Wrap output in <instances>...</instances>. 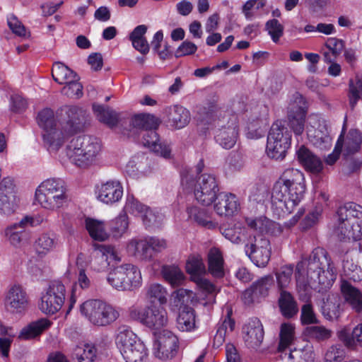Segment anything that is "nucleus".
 Instances as JSON below:
<instances>
[{
    "label": "nucleus",
    "mask_w": 362,
    "mask_h": 362,
    "mask_svg": "<svg viewBox=\"0 0 362 362\" xmlns=\"http://www.w3.org/2000/svg\"><path fill=\"white\" fill-rule=\"evenodd\" d=\"M245 252L258 267H265L271 257L270 243L262 235H250L245 246Z\"/></svg>",
    "instance_id": "nucleus-9"
},
{
    "label": "nucleus",
    "mask_w": 362,
    "mask_h": 362,
    "mask_svg": "<svg viewBox=\"0 0 362 362\" xmlns=\"http://www.w3.org/2000/svg\"><path fill=\"white\" fill-rule=\"evenodd\" d=\"M279 306L282 315L287 318L293 317L298 312V305L295 298L290 292L286 290L280 291Z\"/></svg>",
    "instance_id": "nucleus-40"
},
{
    "label": "nucleus",
    "mask_w": 362,
    "mask_h": 362,
    "mask_svg": "<svg viewBox=\"0 0 362 362\" xmlns=\"http://www.w3.org/2000/svg\"><path fill=\"white\" fill-rule=\"evenodd\" d=\"M37 120L39 126L46 132L43 134L44 140L50 145H55L57 136H59V134L55 129L54 112L49 108L44 109L39 112Z\"/></svg>",
    "instance_id": "nucleus-24"
},
{
    "label": "nucleus",
    "mask_w": 362,
    "mask_h": 362,
    "mask_svg": "<svg viewBox=\"0 0 362 362\" xmlns=\"http://www.w3.org/2000/svg\"><path fill=\"white\" fill-rule=\"evenodd\" d=\"M33 222L32 217L25 216L20 222L7 227L5 235L9 243L15 247H20L27 242L30 239V233L27 228L33 225Z\"/></svg>",
    "instance_id": "nucleus-19"
},
{
    "label": "nucleus",
    "mask_w": 362,
    "mask_h": 362,
    "mask_svg": "<svg viewBox=\"0 0 362 362\" xmlns=\"http://www.w3.org/2000/svg\"><path fill=\"white\" fill-rule=\"evenodd\" d=\"M341 298L338 293H329L322 305L323 316L329 320H337L341 313Z\"/></svg>",
    "instance_id": "nucleus-32"
},
{
    "label": "nucleus",
    "mask_w": 362,
    "mask_h": 362,
    "mask_svg": "<svg viewBox=\"0 0 362 362\" xmlns=\"http://www.w3.org/2000/svg\"><path fill=\"white\" fill-rule=\"evenodd\" d=\"M52 325L51 321L47 318H41L31 322L28 327L23 328L19 334L22 339H29L41 334Z\"/></svg>",
    "instance_id": "nucleus-41"
},
{
    "label": "nucleus",
    "mask_w": 362,
    "mask_h": 362,
    "mask_svg": "<svg viewBox=\"0 0 362 362\" xmlns=\"http://www.w3.org/2000/svg\"><path fill=\"white\" fill-rule=\"evenodd\" d=\"M141 322L149 328L158 329L168 323L166 310L162 305L148 307L141 317Z\"/></svg>",
    "instance_id": "nucleus-21"
},
{
    "label": "nucleus",
    "mask_w": 362,
    "mask_h": 362,
    "mask_svg": "<svg viewBox=\"0 0 362 362\" xmlns=\"http://www.w3.org/2000/svg\"><path fill=\"white\" fill-rule=\"evenodd\" d=\"M186 271L192 275L193 280L197 285L207 293L216 294L218 290L216 287L207 279L202 278L201 274L205 272V267L200 256H191L186 262Z\"/></svg>",
    "instance_id": "nucleus-14"
},
{
    "label": "nucleus",
    "mask_w": 362,
    "mask_h": 362,
    "mask_svg": "<svg viewBox=\"0 0 362 362\" xmlns=\"http://www.w3.org/2000/svg\"><path fill=\"white\" fill-rule=\"evenodd\" d=\"M29 297L25 289L18 284L8 286L4 298L5 308L13 314L24 312L28 307Z\"/></svg>",
    "instance_id": "nucleus-13"
},
{
    "label": "nucleus",
    "mask_w": 362,
    "mask_h": 362,
    "mask_svg": "<svg viewBox=\"0 0 362 362\" xmlns=\"http://www.w3.org/2000/svg\"><path fill=\"white\" fill-rule=\"evenodd\" d=\"M307 335L317 341H325L332 336V331L323 326H310L305 329Z\"/></svg>",
    "instance_id": "nucleus-57"
},
{
    "label": "nucleus",
    "mask_w": 362,
    "mask_h": 362,
    "mask_svg": "<svg viewBox=\"0 0 362 362\" xmlns=\"http://www.w3.org/2000/svg\"><path fill=\"white\" fill-rule=\"evenodd\" d=\"M141 218L146 227L158 226L162 221V215L153 211L148 206Z\"/></svg>",
    "instance_id": "nucleus-64"
},
{
    "label": "nucleus",
    "mask_w": 362,
    "mask_h": 362,
    "mask_svg": "<svg viewBox=\"0 0 362 362\" xmlns=\"http://www.w3.org/2000/svg\"><path fill=\"white\" fill-rule=\"evenodd\" d=\"M243 339L246 346L250 349H257L264 339V329L260 320L257 318L250 319L243 327Z\"/></svg>",
    "instance_id": "nucleus-20"
},
{
    "label": "nucleus",
    "mask_w": 362,
    "mask_h": 362,
    "mask_svg": "<svg viewBox=\"0 0 362 362\" xmlns=\"http://www.w3.org/2000/svg\"><path fill=\"white\" fill-rule=\"evenodd\" d=\"M147 206L143 204L134 197H128L124 209L126 211L135 216H142V214L146 210Z\"/></svg>",
    "instance_id": "nucleus-62"
},
{
    "label": "nucleus",
    "mask_w": 362,
    "mask_h": 362,
    "mask_svg": "<svg viewBox=\"0 0 362 362\" xmlns=\"http://www.w3.org/2000/svg\"><path fill=\"white\" fill-rule=\"evenodd\" d=\"M345 226H337L335 231L341 239H352L354 240L362 239V218Z\"/></svg>",
    "instance_id": "nucleus-44"
},
{
    "label": "nucleus",
    "mask_w": 362,
    "mask_h": 362,
    "mask_svg": "<svg viewBox=\"0 0 362 362\" xmlns=\"http://www.w3.org/2000/svg\"><path fill=\"white\" fill-rule=\"evenodd\" d=\"M223 258L221 251L216 248H211L208 253V269L211 275L216 278L224 276Z\"/></svg>",
    "instance_id": "nucleus-39"
},
{
    "label": "nucleus",
    "mask_w": 362,
    "mask_h": 362,
    "mask_svg": "<svg viewBox=\"0 0 362 362\" xmlns=\"http://www.w3.org/2000/svg\"><path fill=\"white\" fill-rule=\"evenodd\" d=\"M56 241L49 234H42L35 242V248L39 253H46L54 248Z\"/></svg>",
    "instance_id": "nucleus-60"
},
{
    "label": "nucleus",
    "mask_w": 362,
    "mask_h": 362,
    "mask_svg": "<svg viewBox=\"0 0 362 362\" xmlns=\"http://www.w3.org/2000/svg\"><path fill=\"white\" fill-rule=\"evenodd\" d=\"M93 110L97 119L110 128H113L120 122L119 114L107 106L93 105Z\"/></svg>",
    "instance_id": "nucleus-37"
},
{
    "label": "nucleus",
    "mask_w": 362,
    "mask_h": 362,
    "mask_svg": "<svg viewBox=\"0 0 362 362\" xmlns=\"http://www.w3.org/2000/svg\"><path fill=\"white\" fill-rule=\"evenodd\" d=\"M35 197L42 207L49 210L63 207L69 200L64 181L55 178L42 182L36 189Z\"/></svg>",
    "instance_id": "nucleus-3"
},
{
    "label": "nucleus",
    "mask_w": 362,
    "mask_h": 362,
    "mask_svg": "<svg viewBox=\"0 0 362 362\" xmlns=\"http://www.w3.org/2000/svg\"><path fill=\"white\" fill-rule=\"evenodd\" d=\"M344 49L343 40L336 37H329L321 48L320 52L323 56L324 62L331 63L336 61Z\"/></svg>",
    "instance_id": "nucleus-36"
},
{
    "label": "nucleus",
    "mask_w": 362,
    "mask_h": 362,
    "mask_svg": "<svg viewBox=\"0 0 362 362\" xmlns=\"http://www.w3.org/2000/svg\"><path fill=\"white\" fill-rule=\"evenodd\" d=\"M293 274V267L291 264L281 267L276 273L279 291L285 290V288L288 286L291 283Z\"/></svg>",
    "instance_id": "nucleus-54"
},
{
    "label": "nucleus",
    "mask_w": 362,
    "mask_h": 362,
    "mask_svg": "<svg viewBox=\"0 0 362 362\" xmlns=\"http://www.w3.org/2000/svg\"><path fill=\"white\" fill-rule=\"evenodd\" d=\"M101 151L99 140L83 135L73 138L66 147V156L70 162L80 168L92 165Z\"/></svg>",
    "instance_id": "nucleus-2"
},
{
    "label": "nucleus",
    "mask_w": 362,
    "mask_h": 362,
    "mask_svg": "<svg viewBox=\"0 0 362 362\" xmlns=\"http://www.w3.org/2000/svg\"><path fill=\"white\" fill-rule=\"evenodd\" d=\"M165 114L169 125L175 129L185 127L190 121L189 110L181 105H176L166 107Z\"/></svg>",
    "instance_id": "nucleus-27"
},
{
    "label": "nucleus",
    "mask_w": 362,
    "mask_h": 362,
    "mask_svg": "<svg viewBox=\"0 0 362 362\" xmlns=\"http://www.w3.org/2000/svg\"><path fill=\"white\" fill-rule=\"evenodd\" d=\"M162 274L173 286H178L182 284L185 281V276L181 269L175 265H166L162 268Z\"/></svg>",
    "instance_id": "nucleus-49"
},
{
    "label": "nucleus",
    "mask_w": 362,
    "mask_h": 362,
    "mask_svg": "<svg viewBox=\"0 0 362 362\" xmlns=\"http://www.w3.org/2000/svg\"><path fill=\"white\" fill-rule=\"evenodd\" d=\"M218 191L216 178L210 174H203L197 181L194 193L198 202L209 206L216 200Z\"/></svg>",
    "instance_id": "nucleus-12"
},
{
    "label": "nucleus",
    "mask_w": 362,
    "mask_h": 362,
    "mask_svg": "<svg viewBox=\"0 0 362 362\" xmlns=\"http://www.w3.org/2000/svg\"><path fill=\"white\" fill-rule=\"evenodd\" d=\"M307 134L310 141L317 147L326 148L330 143L325 121L317 115H312L308 118Z\"/></svg>",
    "instance_id": "nucleus-16"
},
{
    "label": "nucleus",
    "mask_w": 362,
    "mask_h": 362,
    "mask_svg": "<svg viewBox=\"0 0 362 362\" xmlns=\"http://www.w3.org/2000/svg\"><path fill=\"white\" fill-rule=\"evenodd\" d=\"M296 156L298 161L307 170L318 173L322 170L323 165L321 160L305 146L299 147L296 151Z\"/></svg>",
    "instance_id": "nucleus-33"
},
{
    "label": "nucleus",
    "mask_w": 362,
    "mask_h": 362,
    "mask_svg": "<svg viewBox=\"0 0 362 362\" xmlns=\"http://www.w3.org/2000/svg\"><path fill=\"white\" fill-rule=\"evenodd\" d=\"M64 112L63 129L69 134L83 131L86 123V112L77 106H67L62 109Z\"/></svg>",
    "instance_id": "nucleus-15"
},
{
    "label": "nucleus",
    "mask_w": 362,
    "mask_h": 362,
    "mask_svg": "<svg viewBox=\"0 0 362 362\" xmlns=\"http://www.w3.org/2000/svg\"><path fill=\"white\" fill-rule=\"evenodd\" d=\"M291 134L282 121L273 123L267 136L266 151L268 156L277 160L284 159L291 146Z\"/></svg>",
    "instance_id": "nucleus-7"
},
{
    "label": "nucleus",
    "mask_w": 362,
    "mask_h": 362,
    "mask_svg": "<svg viewBox=\"0 0 362 362\" xmlns=\"http://www.w3.org/2000/svg\"><path fill=\"white\" fill-rule=\"evenodd\" d=\"M246 222L249 227L258 230L261 233L274 234L275 229H277L279 233L281 232L279 224L270 221L266 217H260L255 219L247 218Z\"/></svg>",
    "instance_id": "nucleus-46"
},
{
    "label": "nucleus",
    "mask_w": 362,
    "mask_h": 362,
    "mask_svg": "<svg viewBox=\"0 0 362 362\" xmlns=\"http://www.w3.org/2000/svg\"><path fill=\"white\" fill-rule=\"evenodd\" d=\"M129 254L142 259H148L152 257L148 243L146 239H132L127 245Z\"/></svg>",
    "instance_id": "nucleus-42"
},
{
    "label": "nucleus",
    "mask_w": 362,
    "mask_h": 362,
    "mask_svg": "<svg viewBox=\"0 0 362 362\" xmlns=\"http://www.w3.org/2000/svg\"><path fill=\"white\" fill-rule=\"evenodd\" d=\"M305 189L303 173L297 169H286L274 185L272 204L284 214H290L303 199Z\"/></svg>",
    "instance_id": "nucleus-1"
},
{
    "label": "nucleus",
    "mask_w": 362,
    "mask_h": 362,
    "mask_svg": "<svg viewBox=\"0 0 362 362\" xmlns=\"http://www.w3.org/2000/svg\"><path fill=\"white\" fill-rule=\"evenodd\" d=\"M218 129L215 139L226 149L232 148L238 137V122L236 115H226L218 122Z\"/></svg>",
    "instance_id": "nucleus-11"
},
{
    "label": "nucleus",
    "mask_w": 362,
    "mask_h": 362,
    "mask_svg": "<svg viewBox=\"0 0 362 362\" xmlns=\"http://www.w3.org/2000/svg\"><path fill=\"white\" fill-rule=\"evenodd\" d=\"M274 285V279L268 275L261 278L254 283L252 286L255 290V295L258 297H265L268 295L269 290Z\"/></svg>",
    "instance_id": "nucleus-56"
},
{
    "label": "nucleus",
    "mask_w": 362,
    "mask_h": 362,
    "mask_svg": "<svg viewBox=\"0 0 362 362\" xmlns=\"http://www.w3.org/2000/svg\"><path fill=\"white\" fill-rule=\"evenodd\" d=\"M340 290L345 300L351 305L352 309L362 315V293L357 288L344 279L341 280Z\"/></svg>",
    "instance_id": "nucleus-28"
},
{
    "label": "nucleus",
    "mask_w": 362,
    "mask_h": 362,
    "mask_svg": "<svg viewBox=\"0 0 362 362\" xmlns=\"http://www.w3.org/2000/svg\"><path fill=\"white\" fill-rule=\"evenodd\" d=\"M123 195V187L118 180H109L98 188V199L107 204L119 202Z\"/></svg>",
    "instance_id": "nucleus-23"
},
{
    "label": "nucleus",
    "mask_w": 362,
    "mask_h": 362,
    "mask_svg": "<svg viewBox=\"0 0 362 362\" xmlns=\"http://www.w3.org/2000/svg\"><path fill=\"white\" fill-rule=\"evenodd\" d=\"M81 314L92 325L106 327L119 317V311L111 304L98 299L86 300L80 305Z\"/></svg>",
    "instance_id": "nucleus-4"
},
{
    "label": "nucleus",
    "mask_w": 362,
    "mask_h": 362,
    "mask_svg": "<svg viewBox=\"0 0 362 362\" xmlns=\"http://www.w3.org/2000/svg\"><path fill=\"white\" fill-rule=\"evenodd\" d=\"M265 27L274 42H277L284 34V26L276 19L268 21Z\"/></svg>",
    "instance_id": "nucleus-63"
},
{
    "label": "nucleus",
    "mask_w": 362,
    "mask_h": 362,
    "mask_svg": "<svg viewBox=\"0 0 362 362\" xmlns=\"http://www.w3.org/2000/svg\"><path fill=\"white\" fill-rule=\"evenodd\" d=\"M189 218L196 222L198 225L207 228H214L216 223L210 220L205 209H201L197 206H190L187 209Z\"/></svg>",
    "instance_id": "nucleus-47"
},
{
    "label": "nucleus",
    "mask_w": 362,
    "mask_h": 362,
    "mask_svg": "<svg viewBox=\"0 0 362 362\" xmlns=\"http://www.w3.org/2000/svg\"><path fill=\"white\" fill-rule=\"evenodd\" d=\"M129 122L128 131L133 132L134 134L138 133L139 131L144 133L148 129H157L160 124L155 116L149 114L136 115L132 117Z\"/></svg>",
    "instance_id": "nucleus-34"
},
{
    "label": "nucleus",
    "mask_w": 362,
    "mask_h": 362,
    "mask_svg": "<svg viewBox=\"0 0 362 362\" xmlns=\"http://www.w3.org/2000/svg\"><path fill=\"white\" fill-rule=\"evenodd\" d=\"M155 355L157 358L167 361L175 357L178 350V339L172 332L165 331L154 344Z\"/></svg>",
    "instance_id": "nucleus-18"
},
{
    "label": "nucleus",
    "mask_w": 362,
    "mask_h": 362,
    "mask_svg": "<svg viewBox=\"0 0 362 362\" xmlns=\"http://www.w3.org/2000/svg\"><path fill=\"white\" fill-rule=\"evenodd\" d=\"M96 255L93 263V269L97 272L103 271L108 265L107 259L110 257L116 261L120 262L121 258L115 248L109 245H96Z\"/></svg>",
    "instance_id": "nucleus-30"
},
{
    "label": "nucleus",
    "mask_w": 362,
    "mask_h": 362,
    "mask_svg": "<svg viewBox=\"0 0 362 362\" xmlns=\"http://www.w3.org/2000/svg\"><path fill=\"white\" fill-rule=\"evenodd\" d=\"M346 351L341 344H334L327 350L325 362H341L345 357Z\"/></svg>",
    "instance_id": "nucleus-59"
},
{
    "label": "nucleus",
    "mask_w": 362,
    "mask_h": 362,
    "mask_svg": "<svg viewBox=\"0 0 362 362\" xmlns=\"http://www.w3.org/2000/svg\"><path fill=\"white\" fill-rule=\"evenodd\" d=\"M78 80L79 78L77 76L76 80L65 83L62 89V93L71 98H80L83 95V86Z\"/></svg>",
    "instance_id": "nucleus-58"
},
{
    "label": "nucleus",
    "mask_w": 362,
    "mask_h": 362,
    "mask_svg": "<svg viewBox=\"0 0 362 362\" xmlns=\"http://www.w3.org/2000/svg\"><path fill=\"white\" fill-rule=\"evenodd\" d=\"M65 296L64 285L59 281H52L46 291L42 294L38 308L46 315H54L61 310Z\"/></svg>",
    "instance_id": "nucleus-8"
},
{
    "label": "nucleus",
    "mask_w": 362,
    "mask_h": 362,
    "mask_svg": "<svg viewBox=\"0 0 362 362\" xmlns=\"http://www.w3.org/2000/svg\"><path fill=\"white\" fill-rule=\"evenodd\" d=\"M342 152L345 157H348L358 152L362 144V132L357 129H351L346 138L344 134L342 136Z\"/></svg>",
    "instance_id": "nucleus-35"
},
{
    "label": "nucleus",
    "mask_w": 362,
    "mask_h": 362,
    "mask_svg": "<svg viewBox=\"0 0 362 362\" xmlns=\"http://www.w3.org/2000/svg\"><path fill=\"white\" fill-rule=\"evenodd\" d=\"M307 265V274L313 273L318 269H325L332 265L331 259L328 257L327 251L322 247L315 248L308 258L298 262L296 268V277L298 281V275H300L304 266Z\"/></svg>",
    "instance_id": "nucleus-17"
},
{
    "label": "nucleus",
    "mask_w": 362,
    "mask_h": 362,
    "mask_svg": "<svg viewBox=\"0 0 362 362\" xmlns=\"http://www.w3.org/2000/svg\"><path fill=\"white\" fill-rule=\"evenodd\" d=\"M346 122H347V117L346 116L344 118V124H343L341 134L337 141L334 151L332 153H330L329 155H328V156L327 157V158L325 160L326 163H327L328 165L334 164L337 161V160L339 158V154L342 151V148H343L342 136H343V134H345L346 130Z\"/></svg>",
    "instance_id": "nucleus-61"
},
{
    "label": "nucleus",
    "mask_w": 362,
    "mask_h": 362,
    "mask_svg": "<svg viewBox=\"0 0 362 362\" xmlns=\"http://www.w3.org/2000/svg\"><path fill=\"white\" fill-rule=\"evenodd\" d=\"M308 105L304 97L296 92L291 98L287 112L288 125L296 135H301L305 129Z\"/></svg>",
    "instance_id": "nucleus-10"
},
{
    "label": "nucleus",
    "mask_w": 362,
    "mask_h": 362,
    "mask_svg": "<svg viewBox=\"0 0 362 362\" xmlns=\"http://www.w3.org/2000/svg\"><path fill=\"white\" fill-rule=\"evenodd\" d=\"M168 292L165 288L159 284L150 285L146 291V297L151 302H159L160 305L167 303Z\"/></svg>",
    "instance_id": "nucleus-52"
},
{
    "label": "nucleus",
    "mask_w": 362,
    "mask_h": 362,
    "mask_svg": "<svg viewBox=\"0 0 362 362\" xmlns=\"http://www.w3.org/2000/svg\"><path fill=\"white\" fill-rule=\"evenodd\" d=\"M279 338L278 350L283 351L291 345L293 340L294 327L291 324L283 323L281 325Z\"/></svg>",
    "instance_id": "nucleus-53"
},
{
    "label": "nucleus",
    "mask_w": 362,
    "mask_h": 362,
    "mask_svg": "<svg viewBox=\"0 0 362 362\" xmlns=\"http://www.w3.org/2000/svg\"><path fill=\"white\" fill-rule=\"evenodd\" d=\"M216 200L214 210L220 216H233L238 210L239 203L233 194L219 193Z\"/></svg>",
    "instance_id": "nucleus-26"
},
{
    "label": "nucleus",
    "mask_w": 362,
    "mask_h": 362,
    "mask_svg": "<svg viewBox=\"0 0 362 362\" xmlns=\"http://www.w3.org/2000/svg\"><path fill=\"white\" fill-rule=\"evenodd\" d=\"M308 281L311 286L315 284L322 286V288L331 286L336 279V270L331 265L325 269H318L313 273H308Z\"/></svg>",
    "instance_id": "nucleus-31"
},
{
    "label": "nucleus",
    "mask_w": 362,
    "mask_h": 362,
    "mask_svg": "<svg viewBox=\"0 0 362 362\" xmlns=\"http://www.w3.org/2000/svg\"><path fill=\"white\" fill-rule=\"evenodd\" d=\"M177 327L182 332H189L195 327V313L192 308L184 306L178 310Z\"/></svg>",
    "instance_id": "nucleus-43"
},
{
    "label": "nucleus",
    "mask_w": 362,
    "mask_h": 362,
    "mask_svg": "<svg viewBox=\"0 0 362 362\" xmlns=\"http://www.w3.org/2000/svg\"><path fill=\"white\" fill-rule=\"evenodd\" d=\"M156 129H148L143 133V144L160 156L168 158L170 156L171 148L165 144L159 143V137Z\"/></svg>",
    "instance_id": "nucleus-29"
},
{
    "label": "nucleus",
    "mask_w": 362,
    "mask_h": 362,
    "mask_svg": "<svg viewBox=\"0 0 362 362\" xmlns=\"http://www.w3.org/2000/svg\"><path fill=\"white\" fill-rule=\"evenodd\" d=\"M53 79L59 84L77 79L76 74L61 62H55L52 69Z\"/></svg>",
    "instance_id": "nucleus-45"
},
{
    "label": "nucleus",
    "mask_w": 362,
    "mask_h": 362,
    "mask_svg": "<svg viewBox=\"0 0 362 362\" xmlns=\"http://www.w3.org/2000/svg\"><path fill=\"white\" fill-rule=\"evenodd\" d=\"M85 222L86 228L92 238L100 241L105 240L107 238V235L103 221L87 218Z\"/></svg>",
    "instance_id": "nucleus-48"
},
{
    "label": "nucleus",
    "mask_w": 362,
    "mask_h": 362,
    "mask_svg": "<svg viewBox=\"0 0 362 362\" xmlns=\"http://www.w3.org/2000/svg\"><path fill=\"white\" fill-rule=\"evenodd\" d=\"M129 227V218L126 213H120L110 223V231L115 238H120Z\"/></svg>",
    "instance_id": "nucleus-51"
},
{
    "label": "nucleus",
    "mask_w": 362,
    "mask_h": 362,
    "mask_svg": "<svg viewBox=\"0 0 362 362\" xmlns=\"http://www.w3.org/2000/svg\"><path fill=\"white\" fill-rule=\"evenodd\" d=\"M17 207L16 194L0 192V211L4 214H12Z\"/></svg>",
    "instance_id": "nucleus-55"
},
{
    "label": "nucleus",
    "mask_w": 362,
    "mask_h": 362,
    "mask_svg": "<svg viewBox=\"0 0 362 362\" xmlns=\"http://www.w3.org/2000/svg\"><path fill=\"white\" fill-rule=\"evenodd\" d=\"M107 280L112 288L117 291H132L141 286V274L135 265L122 264L111 270Z\"/></svg>",
    "instance_id": "nucleus-6"
},
{
    "label": "nucleus",
    "mask_w": 362,
    "mask_h": 362,
    "mask_svg": "<svg viewBox=\"0 0 362 362\" xmlns=\"http://www.w3.org/2000/svg\"><path fill=\"white\" fill-rule=\"evenodd\" d=\"M338 218L337 226H346L362 218V206L354 202H347L339 206L337 211Z\"/></svg>",
    "instance_id": "nucleus-25"
},
{
    "label": "nucleus",
    "mask_w": 362,
    "mask_h": 362,
    "mask_svg": "<svg viewBox=\"0 0 362 362\" xmlns=\"http://www.w3.org/2000/svg\"><path fill=\"white\" fill-rule=\"evenodd\" d=\"M192 292L185 288H179L172 293L170 299V305L172 309L180 310L184 306H187V303L189 301Z\"/></svg>",
    "instance_id": "nucleus-50"
},
{
    "label": "nucleus",
    "mask_w": 362,
    "mask_h": 362,
    "mask_svg": "<svg viewBox=\"0 0 362 362\" xmlns=\"http://www.w3.org/2000/svg\"><path fill=\"white\" fill-rule=\"evenodd\" d=\"M338 337L348 349L362 347V323L357 325L351 333L346 329H341L338 332Z\"/></svg>",
    "instance_id": "nucleus-38"
},
{
    "label": "nucleus",
    "mask_w": 362,
    "mask_h": 362,
    "mask_svg": "<svg viewBox=\"0 0 362 362\" xmlns=\"http://www.w3.org/2000/svg\"><path fill=\"white\" fill-rule=\"evenodd\" d=\"M103 350L101 345L95 344L77 346L73 349L71 359L74 362H93L102 358Z\"/></svg>",
    "instance_id": "nucleus-22"
},
{
    "label": "nucleus",
    "mask_w": 362,
    "mask_h": 362,
    "mask_svg": "<svg viewBox=\"0 0 362 362\" xmlns=\"http://www.w3.org/2000/svg\"><path fill=\"white\" fill-rule=\"evenodd\" d=\"M115 343L126 362L143 361L147 356L145 345L126 327H119Z\"/></svg>",
    "instance_id": "nucleus-5"
}]
</instances>
